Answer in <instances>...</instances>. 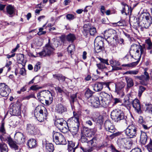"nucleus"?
I'll use <instances>...</instances> for the list:
<instances>
[{
    "mask_svg": "<svg viewBox=\"0 0 152 152\" xmlns=\"http://www.w3.org/2000/svg\"><path fill=\"white\" fill-rule=\"evenodd\" d=\"M137 23L139 26L147 28L152 24V18L149 14L144 13L138 18Z\"/></svg>",
    "mask_w": 152,
    "mask_h": 152,
    "instance_id": "nucleus-1",
    "label": "nucleus"
},
{
    "mask_svg": "<svg viewBox=\"0 0 152 152\" xmlns=\"http://www.w3.org/2000/svg\"><path fill=\"white\" fill-rule=\"evenodd\" d=\"M34 115L39 121H43L46 119L48 115L47 110L43 106L39 105L35 108Z\"/></svg>",
    "mask_w": 152,
    "mask_h": 152,
    "instance_id": "nucleus-2",
    "label": "nucleus"
},
{
    "mask_svg": "<svg viewBox=\"0 0 152 152\" xmlns=\"http://www.w3.org/2000/svg\"><path fill=\"white\" fill-rule=\"evenodd\" d=\"M37 97L41 102H44L47 104H51L53 100V97L51 93L49 91H43L38 93Z\"/></svg>",
    "mask_w": 152,
    "mask_h": 152,
    "instance_id": "nucleus-3",
    "label": "nucleus"
},
{
    "mask_svg": "<svg viewBox=\"0 0 152 152\" xmlns=\"http://www.w3.org/2000/svg\"><path fill=\"white\" fill-rule=\"evenodd\" d=\"M53 141L56 144L65 145L66 141L63 135L60 132H54L53 135Z\"/></svg>",
    "mask_w": 152,
    "mask_h": 152,
    "instance_id": "nucleus-4",
    "label": "nucleus"
},
{
    "mask_svg": "<svg viewBox=\"0 0 152 152\" xmlns=\"http://www.w3.org/2000/svg\"><path fill=\"white\" fill-rule=\"evenodd\" d=\"M137 128L134 124H132L128 126L124 130L125 134L130 138L135 137L137 134Z\"/></svg>",
    "mask_w": 152,
    "mask_h": 152,
    "instance_id": "nucleus-5",
    "label": "nucleus"
},
{
    "mask_svg": "<svg viewBox=\"0 0 152 152\" xmlns=\"http://www.w3.org/2000/svg\"><path fill=\"white\" fill-rule=\"evenodd\" d=\"M54 50V49L50 46V44L48 43L44 48L43 50L38 53V55L41 57L46 56H50L53 54Z\"/></svg>",
    "mask_w": 152,
    "mask_h": 152,
    "instance_id": "nucleus-6",
    "label": "nucleus"
},
{
    "mask_svg": "<svg viewBox=\"0 0 152 152\" xmlns=\"http://www.w3.org/2000/svg\"><path fill=\"white\" fill-rule=\"evenodd\" d=\"M102 38L101 37H97L94 40V50L97 53H99L102 51L103 48L104 43Z\"/></svg>",
    "mask_w": 152,
    "mask_h": 152,
    "instance_id": "nucleus-7",
    "label": "nucleus"
},
{
    "mask_svg": "<svg viewBox=\"0 0 152 152\" xmlns=\"http://www.w3.org/2000/svg\"><path fill=\"white\" fill-rule=\"evenodd\" d=\"M111 117L115 121L118 122L124 119V114L122 111L120 110H115L111 112Z\"/></svg>",
    "mask_w": 152,
    "mask_h": 152,
    "instance_id": "nucleus-8",
    "label": "nucleus"
},
{
    "mask_svg": "<svg viewBox=\"0 0 152 152\" xmlns=\"http://www.w3.org/2000/svg\"><path fill=\"white\" fill-rule=\"evenodd\" d=\"M100 96L99 97L102 101V107H107L110 102V95L104 92H101L100 93Z\"/></svg>",
    "mask_w": 152,
    "mask_h": 152,
    "instance_id": "nucleus-9",
    "label": "nucleus"
},
{
    "mask_svg": "<svg viewBox=\"0 0 152 152\" xmlns=\"http://www.w3.org/2000/svg\"><path fill=\"white\" fill-rule=\"evenodd\" d=\"M88 104L95 108H98L100 106H102V102L99 97L97 96H93L88 100Z\"/></svg>",
    "mask_w": 152,
    "mask_h": 152,
    "instance_id": "nucleus-10",
    "label": "nucleus"
},
{
    "mask_svg": "<svg viewBox=\"0 0 152 152\" xmlns=\"http://www.w3.org/2000/svg\"><path fill=\"white\" fill-rule=\"evenodd\" d=\"M26 130L27 132L31 135L39 134L40 133V130L36 128L33 124H27L26 126Z\"/></svg>",
    "mask_w": 152,
    "mask_h": 152,
    "instance_id": "nucleus-11",
    "label": "nucleus"
},
{
    "mask_svg": "<svg viewBox=\"0 0 152 152\" xmlns=\"http://www.w3.org/2000/svg\"><path fill=\"white\" fill-rule=\"evenodd\" d=\"M11 90L4 83L0 84V95L3 97L7 96L10 92Z\"/></svg>",
    "mask_w": 152,
    "mask_h": 152,
    "instance_id": "nucleus-12",
    "label": "nucleus"
},
{
    "mask_svg": "<svg viewBox=\"0 0 152 152\" xmlns=\"http://www.w3.org/2000/svg\"><path fill=\"white\" fill-rule=\"evenodd\" d=\"M83 30L86 34L89 32L91 35L94 36L96 35L97 34L96 28L93 26H90L89 23L85 24L84 25Z\"/></svg>",
    "mask_w": 152,
    "mask_h": 152,
    "instance_id": "nucleus-13",
    "label": "nucleus"
},
{
    "mask_svg": "<svg viewBox=\"0 0 152 152\" xmlns=\"http://www.w3.org/2000/svg\"><path fill=\"white\" fill-rule=\"evenodd\" d=\"M97 140V139L96 137H94L92 139H90V137L83 134L81 136L80 139V140L82 142H86L87 145L88 144L91 145H92L94 142H96Z\"/></svg>",
    "mask_w": 152,
    "mask_h": 152,
    "instance_id": "nucleus-14",
    "label": "nucleus"
},
{
    "mask_svg": "<svg viewBox=\"0 0 152 152\" xmlns=\"http://www.w3.org/2000/svg\"><path fill=\"white\" fill-rule=\"evenodd\" d=\"M139 45L136 44L132 45L131 47L130 53L132 57H133V56L131 55V54L134 53L135 55V56L136 58H138L140 59L141 58V55H140L139 50L138 49Z\"/></svg>",
    "mask_w": 152,
    "mask_h": 152,
    "instance_id": "nucleus-15",
    "label": "nucleus"
},
{
    "mask_svg": "<svg viewBox=\"0 0 152 152\" xmlns=\"http://www.w3.org/2000/svg\"><path fill=\"white\" fill-rule=\"evenodd\" d=\"M73 116L67 121V123L72 122L79 124V120L82 115L81 112L78 111L77 112H73Z\"/></svg>",
    "mask_w": 152,
    "mask_h": 152,
    "instance_id": "nucleus-16",
    "label": "nucleus"
},
{
    "mask_svg": "<svg viewBox=\"0 0 152 152\" xmlns=\"http://www.w3.org/2000/svg\"><path fill=\"white\" fill-rule=\"evenodd\" d=\"M105 129L111 133H114L116 130L114 125L109 120H106L104 124Z\"/></svg>",
    "mask_w": 152,
    "mask_h": 152,
    "instance_id": "nucleus-17",
    "label": "nucleus"
},
{
    "mask_svg": "<svg viewBox=\"0 0 152 152\" xmlns=\"http://www.w3.org/2000/svg\"><path fill=\"white\" fill-rule=\"evenodd\" d=\"M10 111L13 115H19L20 114V107L19 105L14 104L10 108Z\"/></svg>",
    "mask_w": 152,
    "mask_h": 152,
    "instance_id": "nucleus-18",
    "label": "nucleus"
},
{
    "mask_svg": "<svg viewBox=\"0 0 152 152\" xmlns=\"http://www.w3.org/2000/svg\"><path fill=\"white\" fill-rule=\"evenodd\" d=\"M15 138L16 140V142L18 144H22L25 141L23 134L20 132L16 133L15 135Z\"/></svg>",
    "mask_w": 152,
    "mask_h": 152,
    "instance_id": "nucleus-19",
    "label": "nucleus"
},
{
    "mask_svg": "<svg viewBox=\"0 0 152 152\" xmlns=\"http://www.w3.org/2000/svg\"><path fill=\"white\" fill-rule=\"evenodd\" d=\"M70 125L69 131L73 135H75L77 134L79 130V125L80 124L69 122L68 123Z\"/></svg>",
    "mask_w": 152,
    "mask_h": 152,
    "instance_id": "nucleus-20",
    "label": "nucleus"
},
{
    "mask_svg": "<svg viewBox=\"0 0 152 152\" xmlns=\"http://www.w3.org/2000/svg\"><path fill=\"white\" fill-rule=\"evenodd\" d=\"M132 104L136 112L139 113H142L141 106L139 101L137 99H135L132 101Z\"/></svg>",
    "mask_w": 152,
    "mask_h": 152,
    "instance_id": "nucleus-21",
    "label": "nucleus"
},
{
    "mask_svg": "<svg viewBox=\"0 0 152 152\" xmlns=\"http://www.w3.org/2000/svg\"><path fill=\"white\" fill-rule=\"evenodd\" d=\"M115 91L118 94L123 91L125 86V83L122 81L118 82L115 83Z\"/></svg>",
    "mask_w": 152,
    "mask_h": 152,
    "instance_id": "nucleus-22",
    "label": "nucleus"
},
{
    "mask_svg": "<svg viewBox=\"0 0 152 152\" xmlns=\"http://www.w3.org/2000/svg\"><path fill=\"white\" fill-rule=\"evenodd\" d=\"M55 111L59 114H62L67 111V108L62 104H58L56 106Z\"/></svg>",
    "mask_w": 152,
    "mask_h": 152,
    "instance_id": "nucleus-23",
    "label": "nucleus"
},
{
    "mask_svg": "<svg viewBox=\"0 0 152 152\" xmlns=\"http://www.w3.org/2000/svg\"><path fill=\"white\" fill-rule=\"evenodd\" d=\"M116 34V31L113 29H109L106 30L104 32V36L107 38L110 37L113 38Z\"/></svg>",
    "mask_w": 152,
    "mask_h": 152,
    "instance_id": "nucleus-24",
    "label": "nucleus"
},
{
    "mask_svg": "<svg viewBox=\"0 0 152 152\" xmlns=\"http://www.w3.org/2000/svg\"><path fill=\"white\" fill-rule=\"evenodd\" d=\"M105 83L103 82H99L95 83L92 85L93 89L96 91H101L103 88V86Z\"/></svg>",
    "mask_w": 152,
    "mask_h": 152,
    "instance_id": "nucleus-25",
    "label": "nucleus"
},
{
    "mask_svg": "<svg viewBox=\"0 0 152 152\" xmlns=\"http://www.w3.org/2000/svg\"><path fill=\"white\" fill-rule=\"evenodd\" d=\"M148 137L146 133L141 131L140 142L143 145H145L147 141Z\"/></svg>",
    "mask_w": 152,
    "mask_h": 152,
    "instance_id": "nucleus-26",
    "label": "nucleus"
},
{
    "mask_svg": "<svg viewBox=\"0 0 152 152\" xmlns=\"http://www.w3.org/2000/svg\"><path fill=\"white\" fill-rule=\"evenodd\" d=\"M129 95H127L125 96V98L124 99L123 104V105L127 108L130 107L133 101L129 98Z\"/></svg>",
    "mask_w": 152,
    "mask_h": 152,
    "instance_id": "nucleus-27",
    "label": "nucleus"
},
{
    "mask_svg": "<svg viewBox=\"0 0 152 152\" xmlns=\"http://www.w3.org/2000/svg\"><path fill=\"white\" fill-rule=\"evenodd\" d=\"M142 81H140V83L143 85H146L145 82L149 78V77L148 73L145 71L143 75H141Z\"/></svg>",
    "mask_w": 152,
    "mask_h": 152,
    "instance_id": "nucleus-28",
    "label": "nucleus"
},
{
    "mask_svg": "<svg viewBox=\"0 0 152 152\" xmlns=\"http://www.w3.org/2000/svg\"><path fill=\"white\" fill-rule=\"evenodd\" d=\"M66 122L63 118H59L56 119L55 122V125L58 129L62 126L66 125Z\"/></svg>",
    "mask_w": 152,
    "mask_h": 152,
    "instance_id": "nucleus-29",
    "label": "nucleus"
},
{
    "mask_svg": "<svg viewBox=\"0 0 152 152\" xmlns=\"http://www.w3.org/2000/svg\"><path fill=\"white\" fill-rule=\"evenodd\" d=\"M6 11L7 13L10 15L9 17H12V15L15 13V9L13 6L9 5L6 7Z\"/></svg>",
    "mask_w": 152,
    "mask_h": 152,
    "instance_id": "nucleus-30",
    "label": "nucleus"
},
{
    "mask_svg": "<svg viewBox=\"0 0 152 152\" xmlns=\"http://www.w3.org/2000/svg\"><path fill=\"white\" fill-rule=\"evenodd\" d=\"M121 4L122 7V10H121V13L123 14L124 13L126 15H127L129 13V8L128 6L124 2H122Z\"/></svg>",
    "mask_w": 152,
    "mask_h": 152,
    "instance_id": "nucleus-31",
    "label": "nucleus"
},
{
    "mask_svg": "<svg viewBox=\"0 0 152 152\" xmlns=\"http://www.w3.org/2000/svg\"><path fill=\"white\" fill-rule=\"evenodd\" d=\"M6 140L10 147L14 148L15 150L18 149V146L10 137H7L6 139Z\"/></svg>",
    "mask_w": 152,
    "mask_h": 152,
    "instance_id": "nucleus-32",
    "label": "nucleus"
},
{
    "mask_svg": "<svg viewBox=\"0 0 152 152\" xmlns=\"http://www.w3.org/2000/svg\"><path fill=\"white\" fill-rule=\"evenodd\" d=\"M17 60L19 63L21 64L23 66L26 64V61L24 59V55L23 54H18L17 55Z\"/></svg>",
    "mask_w": 152,
    "mask_h": 152,
    "instance_id": "nucleus-33",
    "label": "nucleus"
},
{
    "mask_svg": "<svg viewBox=\"0 0 152 152\" xmlns=\"http://www.w3.org/2000/svg\"><path fill=\"white\" fill-rule=\"evenodd\" d=\"M27 145L29 148H35L37 146L36 140L34 139H31L28 140Z\"/></svg>",
    "mask_w": 152,
    "mask_h": 152,
    "instance_id": "nucleus-34",
    "label": "nucleus"
},
{
    "mask_svg": "<svg viewBox=\"0 0 152 152\" xmlns=\"http://www.w3.org/2000/svg\"><path fill=\"white\" fill-rule=\"evenodd\" d=\"M125 77L127 83V88H129L133 86L134 83L132 78L127 76H125Z\"/></svg>",
    "mask_w": 152,
    "mask_h": 152,
    "instance_id": "nucleus-35",
    "label": "nucleus"
},
{
    "mask_svg": "<svg viewBox=\"0 0 152 152\" xmlns=\"http://www.w3.org/2000/svg\"><path fill=\"white\" fill-rule=\"evenodd\" d=\"M45 147L47 152H53L54 150V147L52 143H46Z\"/></svg>",
    "mask_w": 152,
    "mask_h": 152,
    "instance_id": "nucleus-36",
    "label": "nucleus"
},
{
    "mask_svg": "<svg viewBox=\"0 0 152 152\" xmlns=\"http://www.w3.org/2000/svg\"><path fill=\"white\" fill-rule=\"evenodd\" d=\"M92 121H94V118L92 117H87L85 118V124L88 126H91L93 125Z\"/></svg>",
    "mask_w": 152,
    "mask_h": 152,
    "instance_id": "nucleus-37",
    "label": "nucleus"
},
{
    "mask_svg": "<svg viewBox=\"0 0 152 152\" xmlns=\"http://www.w3.org/2000/svg\"><path fill=\"white\" fill-rule=\"evenodd\" d=\"M80 148L83 152H91L93 150V148L90 146H81Z\"/></svg>",
    "mask_w": 152,
    "mask_h": 152,
    "instance_id": "nucleus-38",
    "label": "nucleus"
},
{
    "mask_svg": "<svg viewBox=\"0 0 152 152\" xmlns=\"http://www.w3.org/2000/svg\"><path fill=\"white\" fill-rule=\"evenodd\" d=\"M66 39L68 41L73 42L76 39V37L74 34H69L66 36Z\"/></svg>",
    "mask_w": 152,
    "mask_h": 152,
    "instance_id": "nucleus-39",
    "label": "nucleus"
},
{
    "mask_svg": "<svg viewBox=\"0 0 152 152\" xmlns=\"http://www.w3.org/2000/svg\"><path fill=\"white\" fill-rule=\"evenodd\" d=\"M0 150L1 152H7L8 148L7 145L3 142L0 143Z\"/></svg>",
    "mask_w": 152,
    "mask_h": 152,
    "instance_id": "nucleus-40",
    "label": "nucleus"
},
{
    "mask_svg": "<svg viewBox=\"0 0 152 152\" xmlns=\"http://www.w3.org/2000/svg\"><path fill=\"white\" fill-rule=\"evenodd\" d=\"M93 93V92L90 89H88L85 92V97L87 99H89L91 97L93 96L92 95Z\"/></svg>",
    "mask_w": 152,
    "mask_h": 152,
    "instance_id": "nucleus-41",
    "label": "nucleus"
},
{
    "mask_svg": "<svg viewBox=\"0 0 152 152\" xmlns=\"http://www.w3.org/2000/svg\"><path fill=\"white\" fill-rule=\"evenodd\" d=\"M77 100V94H75L71 95L70 101L72 106L73 105L74 103Z\"/></svg>",
    "mask_w": 152,
    "mask_h": 152,
    "instance_id": "nucleus-42",
    "label": "nucleus"
},
{
    "mask_svg": "<svg viewBox=\"0 0 152 152\" xmlns=\"http://www.w3.org/2000/svg\"><path fill=\"white\" fill-rule=\"evenodd\" d=\"M61 130V132L64 133H65L69 131V128L68 126L66 123V125L64 126H62L59 128Z\"/></svg>",
    "mask_w": 152,
    "mask_h": 152,
    "instance_id": "nucleus-43",
    "label": "nucleus"
},
{
    "mask_svg": "<svg viewBox=\"0 0 152 152\" xmlns=\"http://www.w3.org/2000/svg\"><path fill=\"white\" fill-rule=\"evenodd\" d=\"M48 43L50 44V46L53 48L54 50L55 48H57L58 46V42L57 40L54 41L53 42H50V39H49Z\"/></svg>",
    "mask_w": 152,
    "mask_h": 152,
    "instance_id": "nucleus-44",
    "label": "nucleus"
},
{
    "mask_svg": "<svg viewBox=\"0 0 152 152\" xmlns=\"http://www.w3.org/2000/svg\"><path fill=\"white\" fill-rule=\"evenodd\" d=\"M93 133L90 130L87 129H85L83 130V134L86 136L87 137H90L93 135Z\"/></svg>",
    "mask_w": 152,
    "mask_h": 152,
    "instance_id": "nucleus-45",
    "label": "nucleus"
},
{
    "mask_svg": "<svg viewBox=\"0 0 152 152\" xmlns=\"http://www.w3.org/2000/svg\"><path fill=\"white\" fill-rule=\"evenodd\" d=\"M75 48L74 45L71 44L69 45L67 48V50L69 53L71 55L75 51Z\"/></svg>",
    "mask_w": 152,
    "mask_h": 152,
    "instance_id": "nucleus-46",
    "label": "nucleus"
},
{
    "mask_svg": "<svg viewBox=\"0 0 152 152\" xmlns=\"http://www.w3.org/2000/svg\"><path fill=\"white\" fill-rule=\"evenodd\" d=\"M139 72L137 70H129L126 71L124 73V75H136Z\"/></svg>",
    "mask_w": 152,
    "mask_h": 152,
    "instance_id": "nucleus-47",
    "label": "nucleus"
},
{
    "mask_svg": "<svg viewBox=\"0 0 152 152\" xmlns=\"http://www.w3.org/2000/svg\"><path fill=\"white\" fill-rule=\"evenodd\" d=\"M145 88L142 86H141L139 87L138 94V96L139 97H141L142 93L145 91Z\"/></svg>",
    "mask_w": 152,
    "mask_h": 152,
    "instance_id": "nucleus-48",
    "label": "nucleus"
},
{
    "mask_svg": "<svg viewBox=\"0 0 152 152\" xmlns=\"http://www.w3.org/2000/svg\"><path fill=\"white\" fill-rule=\"evenodd\" d=\"M145 43L147 46V48L148 50L152 49V43L150 39L146 40Z\"/></svg>",
    "mask_w": 152,
    "mask_h": 152,
    "instance_id": "nucleus-49",
    "label": "nucleus"
},
{
    "mask_svg": "<svg viewBox=\"0 0 152 152\" xmlns=\"http://www.w3.org/2000/svg\"><path fill=\"white\" fill-rule=\"evenodd\" d=\"M100 61V63L102 64H104L105 65L106 64L107 65H109V63L108 62V59H104L101 57L97 58Z\"/></svg>",
    "mask_w": 152,
    "mask_h": 152,
    "instance_id": "nucleus-50",
    "label": "nucleus"
},
{
    "mask_svg": "<svg viewBox=\"0 0 152 152\" xmlns=\"http://www.w3.org/2000/svg\"><path fill=\"white\" fill-rule=\"evenodd\" d=\"M94 121L97 123L101 124L103 121V118L102 116L99 115L95 120H94Z\"/></svg>",
    "mask_w": 152,
    "mask_h": 152,
    "instance_id": "nucleus-51",
    "label": "nucleus"
},
{
    "mask_svg": "<svg viewBox=\"0 0 152 152\" xmlns=\"http://www.w3.org/2000/svg\"><path fill=\"white\" fill-rule=\"evenodd\" d=\"M96 65L99 70H102L106 68V67L104 64H102L100 63L97 64H96Z\"/></svg>",
    "mask_w": 152,
    "mask_h": 152,
    "instance_id": "nucleus-52",
    "label": "nucleus"
},
{
    "mask_svg": "<svg viewBox=\"0 0 152 152\" xmlns=\"http://www.w3.org/2000/svg\"><path fill=\"white\" fill-rule=\"evenodd\" d=\"M6 133V131L4 127V123H2L0 127V134H4Z\"/></svg>",
    "mask_w": 152,
    "mask_h": 152,
    "instance_id": "nucleus-53",
    "label": "nucleus"
},
{
    "mask_svg": "<svg viewBox=\"0 0 152 152\" xmlns=\"http://www.w3.org/2000/svg\"><path fill=\"white\" fill-rule=\"evenodd\" d=\"M42 88V87H39L38 85H35L31 86L30 88V89L33 91H36L41 89Z\"/></svg>",
    "mask_w": 152,
    "mask_h": 152,
    "instance_id": "nucleus-54",
    "label": "nucleus"
},
{
    "mask_svg": "<svg viewBox=\"0 0 152 152\" xmlns=\"http://www.w3.org/2000/svg\"><path fill=\"white\" fill-rule=\"evenodd\" d=\"M41 67L40 63L38 62L36 64L34 67V70L35 72H37L39 69Z\"/></svg>",
    "mask_w": 152,
    "mask_h": 152,
    "instance_id": "nucleus-55",
    "label": "nucleus"
},
{
    "mask_svg": "<svg viewBox=\"0 0 152 152\" xmlns=\"http://www.w3.org/2000/svg\"><path fill=\"white\" fill-rule=\"evenodd\" d=\"M75 144L72 141H69L68 142V149L70 148H74Z\"/></svg>",
    "mask_w": 152,
    "mask_h": 152,
    "instance_id": "nucleus-56",
    "label": "nucleus"
},
{
    "mask_svg": "<svg viewBox=\"0 0 152 152\" xmlns=\"http://www.w3.org/2000/svg\"><path fill=\"white\" fill-rule=\"evenodd\" d=\"M66 18L69 20H72L75 18L74 16L73 15L71 14H67L66 16Z\"/></svg>",
    "mask_w": 152,
    "mask_h": 152,
    "instance_id": "nucleus-57",
    "label": "nucleus"
},
{
    "mask_svg": "<svg viewBox=\"0 0 152 152\" xmlns=\"http://www.w3.org/2000/svg\"><path fill=\"white\" fill-rule=\"evenodd\" d=\"M43 30V27L40 28L39 29V31L37 33V34L39 35H41L42 34H45L46 32L45 31H42Z\"/></svg>",
    "mask_w": 152,
    "mask_h": 152,
    "instance_id": "nucleus-58",
    "label": "nucleus"
},
{
    "mask_svg": "<svg viewBox=\"0 0 152 152\" xmlns=\"http://www.w3.org/2000/svg\"><path fill=\"white\" fill-rule=\"evenodd\" d=\"M138 49L139 50V51H140V55L141 56V55L142 54L144 53L145 48L144 47H142L141 45H139Z\"/></svg>",
    "mask_w": 152,
    "mask_h": 152,
    "instance_id": "nucleus-59",
    "label": "nucleus"
},
{
    "mask_svg": "<svg viewBox=\"0 0 152 152\" xmlns=\"http://www.w3.org/2000/svg\"><path fill=\"white\" fill-rule=\"evenodd\" d=\"M149 152H152V142L146 146Z\"/></svg>",
    "mask_w": 152,
    "mask_h": 152,
    "instance_id": "nucleus-60",
    "label": "nucleus"
},
{
    "mask_svg": "<svg viewBox=\"0 0 152 152\" xmlns=\"http://www.w3.org/2000/svg\"><path fill=\"white\" fill-rule=\"evenodd\" d=\"M137 58L138 60L136 62H133L130 63L131 67H134L136 66L138 64L140 59H139L138 58Z\"/></svg>",
    "mask_w": 152,
    "mask_h": 152,
    "instance_id": "nucleus-61",
    "label": "nucleus"
},
{
    "mask_svg": "<svg viewBox=\"0 0 152 152\" xmlns=\"http://www.w3.org/2000/svg\"><path fill=\"white\" fill-rule=\"evenodd\" d=\"M61 74H56L53 75V77L56 79H58V80H60V77Z\"/></svg>",
    "mask_w": 152,
    "mask_h": 152,
    "instance_id": "nucleus-62",
    "label": "nucleus"
},
{
    "mask_svg": "<svg viewBox=\"0 0 152 152\" xmlns=\"http://www.w3.org/2000/svg\"><path fill=\"white\" fill-rule=\"evenodd\" d=\"M113 25H115L116 26H122L124 25V24L122 22L119 21L117 23H113Z\"/></svg>",
    "mask_w": 152,
    "mask_h": 152,
    "instance_id": "nucleus-63",
    "label": "nucleus"
},
{
    "mask_svg": "<svg viewBox=\"0 0 152 152\" xmlns=\"http://www.w3.org/2000/svg\"><path fill=\"white\" fill-rule=\"evenodd\" d=\"M130 152H141V151L139 148H136L132 150Z\"/></svg>",
    "mask_w": 152,
    "mask_h": 152,
    "instance_id": "nucleus-64",
    "label": "nucleus"
}]
</instances>
